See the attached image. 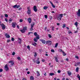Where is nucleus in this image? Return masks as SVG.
I'll use <instances>...</instances> for the list:
<instances>
[{"mask_svg": "<svg viewBox=\"0 0 80 80\" xmlns=\"http://www.w3.org/2000/svg\"><path fill=\"white\" fill-rule=\"evenodd\" d=\"M32 45H33L34 46H35V47L36 46L35 45H37V43L34 42V43H32Z\"/></svg>", "mask_w": 80, "mask_h": 80, "instance_id": "obj_21", "label": "nucleus"}, {"mask_svg": "<svg viewBox=\"0 0 80 80\" xmlns=\"http://www.w3.org/2000/svg\"><path fill=\"white\" fill-rule=\"evenodd\" d=\"M11 41V40H10V39H8V40H7V42L8 43H9V42Z\"/></svg>", "mask_w": 80, "mask_h": 80, "instance_id": "obj_41", "label": "nucleus"}, {"mask_svg": "<svg viewBox=\"0 0 80 80\" xmlns=\"http://www.w3.org/2000/svg\"><path fill=\"white\" fill-rule=\"evenodd\" d=\"M77 14L78 17H80V9H78V12L77 13Z\"/></svg>", "mask_w": 80, "mask_h": 80, "instance_id": "obj_9", "label": "nucleus"}, {"mask_svg": "<svg viewBox=\"0 0 80 80\" xmlns=\"http://www.w3.org/2000/svg\"><path fill=\"white\" fill-rule=\"evenodd\" d=\"M37 53L36 52H35L34 55V57H37Z\"/></svg>", "mask_w": 80, "mask_h": 80, "instance_id": "obj_38", "label": "nucleus"}, {"mask_svg": "<svg viewBox=\"0 0 80 80\" xmlns=\"http://www.w3.org/2000/svg\"><path fill=\"white\" fill-rule=\"evenodd\" d=\"M15 55V52H13L12 53V55Z\"/></svg>", "mask_w": 80, "mask_h": 80, "instance_id": "obj_39", "label": "nucleus"}, {"mask_svg": "<svg viewBox=\"0 0 80 80\" xmlns=\"http://www.w3.org/2000/svg\"><path fill=\"white\" fill-rule=\"evenodd\" d=\"M58 43H57L56 44L55 46V48H57V46H58Z\"/></svg>", "mask_w": 80, "mask_h": 80, "instance_id": "obj_33", "label": "nucleus"}, {"mask_svg": "<svg viewBox=\"0 0 80 80\" xmlns=\"http://www.w3.org/2000/svg\"><path fill=\"white\" fill-rule=\"evenodd\" d=\"M20 22H23V20L22 19H20Z\"/></svg>", "mask_w": 80, "mask_h": 80, "instance_id": "obj_47", "label": "nucleus"}, {"mask_svg": "<svg viewBox=\"0 0 80 80\" xmlns=\"http://www.w3.org/2000/svg\"><path fill=\"white\" fill-rule=\"evenodd\" d=\"M17 5H15L13 6V8H17Z\"/></svg>", "mask_w": 80, "mask_h": 80, "instance_id": "obj_27", "label": "nucleus"}, {"mask_svg": "<svg viewBox=\"0 0 80 80\" xmlns=\"http://www.w3.org/2000/svg\"><path fill=\"white\" fill-rule=\"evenodd\" d=\"M28 21L29 23H31V22H32V19L31 18H29L28 19Z\"/></svg>", "mask_w": 80, "mask_h": 80, "instance_id": "obj_10", "label": "nucleus"}, {"mask_svg": "<svg viewBox=\"0 0 80 80\" xmlns=\"http://www.w3.org/2000/svg\"><path fill=\"white\" fill-rule=\"evenodd\" d=\"M74 24L76 26V27H77V26H78V22H76Z\"/></svg>", "mask_w": 80, "mask_h": 80, "instance_id": "obj_25", "label": "nucleus"}, {"mask_svg": "<svg viewBox=\"0 0 80 80\" xmlns=\"http://www.w3.org/2000/svg\"><path fill=\"white\" fill-rule=\"evenodd\" d=\"M35 38H36L37 40H38V39H39L40 37H39V35H38L37 36H36V37Z\"/></svg>", "mask_w": 80, "mask_h": 80, "instance_id": "obj_15", "label": "nucleus"}, {"mask_svg": "<svg viewBox=\"0 0 80 80\" xmlns=\"http://www.w3.org/2000/svg\"><path fill=\"white\" fill-rule=\"evenodd\" d=\"M31 27H33V26L34 25H35V23L34 22H32L31 24Z\"/></svg>", "mask_w": 80, "mask_h": 80, "instance_id": "obj_18", "label": "nucleus"}, {"mask_svg": "<svg viewBox=\"0 0 80 80\" xmlns=\"http://www.w3.org/2000/svg\"><path fill=\"white\" fill-rule=\"evenodd\" d=\"M45 59H42V62H45Z\"/></svg>", "mask_w": 80, "mask_h": 80, "instance_id": "obj_58", "label": "nucleus"}, {"mask_svg": "<svg viewBox=\"0 0 80 80\" xmlns=\"http://www.w3.org/2000/svg\"><path fill=\"white\" fill-rule=\"evenodd\" d=\"M22 80H27V79H25V78H23Z\"/></svg>", "mask_w": 80, "mask_h": 80, "instance_id": "obj_64", "label": "nucleus"}, {"mask_svg": "<svg viewBox=\"0 0 80 80\" xmlns=\"http://www.w3.org/2000/svg\"><path fill=\"white\" fill-rule=\"evenodd\" d=\"M11 40L12 42H13L15 40V39L13 38H11Z\"/></svg>", "mask_w": 80, "mask_h": 80, "instance_id": "obj_35", "label": "nucleus"}, {"mask_svg": "<svg viewBox=\"0 0 80 80\" xmlns=\"http://www.w3.org/2000/svg\"><path fill=\"white\" fill-rule=\"evenodd\" d=\"M36 63L37 64H39V63H40V62L39 61L37 60L36 61Z\"/></svg>", "mask_w": 80, "mask_h": 80, "instance_id": "obj_19", "label": "nucleus"}, {"mask_svg": "<svg viewBox=\"0 0 80 80\" xmlns=\"http://www.w3.org/2000/svg\"><path fill=\"white\" fill-rule=\"evenodd\" d=\"M11 63V65H14V62H13V61H10L8 62V63Z\"/></svg>", "mask_w": 80, "mask_h": 80, "instance_id": "obj_11", "label": "nucleus"}, {"mask_svg": "<svg viewBox=\"0 0 80 80\" xmlns=\"http://www.w3.org/2000/svg\"><path fill=\"white\" fill-rule=\"evenodd\" d=\"M75 58H77V59H78L79 58L78 56H76Z\"/></svg>", "mask_w": 80, "mask_h": 80, "instance_id": "obj_59", "label": "nucleus"}, {"mask_svg": "<svg viewBox=\"0 0 80 80\" xmlns=\"http://www.w3.org/2000/svg\"><path fill=\"white\" fill-rule=\"evenodd\" d=\"M1 26L2 30H5V29L6 28V26L5 25H4V24H2Z\"/></svg>", "mask_w": 80, "mask_h": 80, "instance_id": "obj_5", "label": "nucleus"}, {"mask_svg": "<svg viewBox=\"0 0 80 80\" xmlns=\"http://www.w3.org/2000/svg\"><path fill=\"white\" fill-rule=\"evenodd\" d=\"M5 70L6 71H8V70H9V68H5Z\"/></svg>", "mask_w": 80, "mask_h": 80, "instance_id": "obj_34", "label": "nucleus"}, {"mask_svg": "<svg viewBox=\"0 0 80 80\" xmlns=\"http://www.w3.org/2000/svg\"><path fill=\"white\" fill-rule=\"evenodd\" d=\"M33 8L34 11L35 12H37V10H38V9H37V6H34Z\"/></svg>", "mask_w": 80, "mask_h": 80, "instance_id": "obj_6", "label": "nucleus"}, {"mask_svg": "<svg viewBox=\"0 0 80 80\" xmlns=\"http://www.w3.org/2000/svg\"><path fill=\"white\" fill-rule=\"evenodd\" d=\"M52 30L53 31H54V27H53V26H52Z\"/></svg>", "mask_w": 80, "mask_h": 80, "instance_id": "obj_57", "label": "nucleus"}, {"mask_svg": "<svg viewBox=\"0 0 80 80\" xmlns=\"http://www.w3.org/2000/svg\"><path fill=\"white\" fill-rule=\"evenodd\" d=\"M33 27H31V28L30 29V31H32V30H33Z\"/></svg>", "mask_w": 80, "mask_h": 80, "instance_id": "obj_43", "label": "nucleus"}, {"mask_svg": "<svg viewBox=\"0 0 80 80\" xmlns=\"http://www.w3.org/2000/svg\"><path fill=\"white\" fill-rule=\"evenodd\" d=\"M65 24H64L62 26V28H65Z\"/></svg>", "mask_w": 80, "mask_h": 80, "instance_id": "obj_45", "label": "nucleus"}, {"mask_svg": "<svg viewBox=\"0 0 80 80\" xmlns=\"http://www.w3.org/2000/svg\"><path fill=\"white\" fill-rule=\"evenodd\" d=\"M1 17L2 18V19H3V16L2 15H1Z\"/></svg>", "mask_w": 80, "mask_h": 80, "instance_id": "obj_51", "label": "nucleus"}, {"mask_svg": "<svg viewBox=\"0 0 80 80\" xmlns=\"http://www.w3.org/2000/svg\"><path fill=\"white\" fill-rule=\"evenodd\" d=\"M2 71H3V69H0V72H2Z\"/></svg>", "mask_w": 80, "mask_h": 80, "instance_id": "obj_55", "label": "nucleus"}, {"mask_svg": "<svg viewBox=\"0 0 80 80\" xmlns=\"http://www.w3.org/2000/svg\"><path fill=\"white\" fill-rule=\"evenodd\" d=\"M18 40H19L18 42V43H19L20 44L21 43H22V39L19 38H18Z\"/></svg>", "mask_w": 80, "mask_h": 80, "instance_id": "obj_13", "label": "nucleus"}, {"mask_svg": "<svg viewBox=\"0 0 80 80\" xmlns=\"http://www.w3.org/2000/svg\"><path fill=\"white\" fill-rule=\"evenodd\" d=\"M51 52H55V50L53 49H52L51 50Z\"/></svg>", "mask_w": 80, "mask_h": 80, "instance_id": "obj_49", "label": "nucleus"}, {"mask_svg": "<svg viewBox=\"0 0 80 80\" xmlns=\"http://www.w3.org/2000/svg\"><path fill=\"white\" fill-rule=\"evenodd\" d=\"M8 65L7 64H6L5 66V68H8Z\"/></svg>", "mask_w": 80, "mask_h": 80, "instance_id": "obj_46", "label": "nucleus"}, {"mask_svg": "<svg viewBox=\"0 0 80 80\" xmlns=\"http://www.w3.org/2000/svg\"><path fill=\"white\" fill-rule=\"evenodd\" d=\"M19 7H20V5H18L17 6V8H19Z\"/></svg>", "mask_w": 80, "mask_h": 80, "instance_id": "obj_37", "label": "nucleus"}, {"mask_svg": "<svg viewBox=\"0 0 80 80\" xmlns=\"http://www.w3.org/2000/svg\"><path fill=\"white\" fill-rule=\"evenodd\" d=\"M17 58L18 60H21V58H20V57H18Z\"/></svg>", "mask_w": 80, "mask_h": 80, "instance_id": "obj_31", "label": "nucleus"}, {"mask_svg": "<svg viewBox=\"0 0 80 80\" xmlns=\"http://www.w3.org/2000/svg\"><path fill=\"white\" fill-rule=\"evenodd\" d=\"M44 29H45V31H46V30H47V27H45L44 28Z\"/></svg>", "mask_w": 80, "mask_h": 80, "instance_id": "obj_60", "label": "nucleus"}, {"mask_svg": "<svg viewBox=\"0 0 80 80\" xmlns=\"http://www.w3.org/2000/svg\"><path fill=\"white\" fill-rule=\"evenodd\" d=\"M63 14H59L58 15V20L60 21V20H62V18L63 17Z\"/></svg>", "mask_w": 80, "mask_h": 80, "instance_id": "obj_1", "label": "nucleus"}, {"mask_svg": "<svg viewBox=\"0 0 80 80\" xmlns=\"http://www.w3.org/2000/svg\"><path fill=\"white\" fill-rule=\"evenodd\" d=\"M77 77L78 78L79 80H80V76L78 74Z\"/></svg>", "mask_w": 80, "mask_h": 80, "instance_id": "obj_30", "label": "nucleus"}, {"mask_svg": "<svg viewBox=\"0 0 80 80\" xmlns=\"http://www.w3.org/2000/svg\"><path fill=\"white\" fill-rule=\"evenodd\" d=\"M34 35L35 36H37V33L36 32L34 33Z\"/></svg>", "mask_w": 80, "mask_h": 80, "instance_id": "obj_36", "label": "nucleus"}, {"mask_svg": "<svg viewBox=\"0 0 80 80\" xmlns=\"http://www.w3.org/2000/svg\"><path fill=\"white\" fill-rule=\"evenodd\" d=\"M52 43V41H51L48 40L46 41V44L49 46L51 45Z\"/></svg>", "mask_w": 80, "mask_h": 80, "instance_id": "obj_3", "label": "nucleus"}, {"mask_svg": "<svg viewBox=\"0 0 80 80\" xmlns=\"http://www.w3.org/2000/svg\"><path fill=\"white\" fill-rule=\"evenodd\" d=\"M5 17L7 18L8 17V14H5Z\"/></svg>", "mask_w": 80, "mask_h": 80, "instance_id": "obj_32", "label": "nucleus"}, {"mask_svg": "<svg viewBox=\"0 0 80 80\" xmlns=\"http://www.w3.org/2000/svg\"><path fill=\"white\" fill-rule=\"evenodd\" d=\"M30 33H32V32H28V35H30Z\"/></svg>", "mask_w": 80, "mask_h": 80, "instance_id": "obj_54", "label": "nucleus"}, {"mask_svg": "<svg viewBox=\"0 0 80 80\" xmlns=\"http://www.w3.org/2000/svg\"><path fill=\"white\" fill-rule=\"evenodd\" d=\"M30 80H34V78L33 76H31L30 77Z\"/></svg>", "mask_w": 80, "mask_h": 80, "instance_id": "obj_17", "label": "nucleus"}, {"mask_svg": "<svg viewBox=\"0 0 80 80\" xmlns=\"http://www.w3.org/2000/svg\"><path fill=\"white\" fill-rule=\"evenodd\" d=\"M66 61H68V60H69L68 59V58H67L66 59Z\"/></svg>", "mask_w": 80, "mask_h": 80, "instance_id": "obj_62", "label": "nucleus"}, {"mask_svg": "<svg viewBox=\"0 0 80 80\" xmlns=\"http://www.w3.org/2000/svg\"><path fill=\"white\" fill-rule=\"evenodd\" d=\"M9 22H12V19L11 18H10V19H9Z\"/></svg>", "mask_w": 80, "mask_h": 80, "instance_id": "obj_53", "label": "nucleus"}, {"mask_svg": "<svg viewBox=\"0 0 80 80\" xmlns=\"http://www.w3.org/2000/svg\"><path fill=\"white\" fill-rule=\"evenodd\" d=\"M44 10H47L48 8V7L44 6L43 8Z\"/></svg>", "mask_w": 80, "mask_h": 80, "instance_id": "obj_24", "label": "nucleus"}, {"mask_svg": "<svg viewBox=\"0 0 80 80\" xmlns=\"http://www.w3.org/2000/svg\"><path fill=\"white\" fill-rule=\"evenodd\" d=\"M48 36L49 38H52V36L50 34H48Z\"/></svg>", "mask_w": 80, "mask_h": 80, "instance_id": "obj_44", "label": "nucleus"}, {"mask_svg": "<svg viewBox=\"0 0 80 80\" xmlns=\"http://www.w3.org/2000/svg\"><path fill=\"white\" fill-rule=\"evenodd\" d=\"M37 73L38 74L37 75V76L38 77V76H40V73H39V71H37Z\"/></svg>", "mask_w": 80, "mask_h": 80, "instance_id": "obj_20", "label": "nucleus"}, {"mask_svg": "<svg viewBox=\"0 0 80 80\" xmlns=\"http://www.w3.org/2000/svg\"><path fill=\"white\" fill-rule=\"evenodd\" d=\"M78 70H79V68L78 67H77L76 69L77 72H78Z\"/></svg>", "mask_w": 80, "mask_h": 80, "instance_id": "obj_22", "label": "nucleus"}, {"mask_svg": "<svg viewBox=\"0 0 80 80\" xmlns=\"http://www.w3.org/2000/svg\"><path fill=\"white\" fill-rule=\"evenodd\" d=\"M58 73H60V72H61V71L59 70L58 71Z\"/></svg>", "mask_w": 80, "mask_h": 80, "instance_id": "obj_56", "label": "nucleus"}, {"mask_svg": "<svg viewBox=\"0 0 80 80\" xmlns=\"http://www.w3.org/2000/svg\"><path fill=\"white\" fill-rule=\"evenodd\" d=\"M16 22H13L12 23V27L14 28H15V27L16 26H15V24H16Z\"/></svg>", "mask_w": 80, "mask_h": 80, "instance_id": "obj_8", "label": "nucleus"}, {"mask_svg": "<svg viewBox=\"0 0 80 80\" xmlns=\"http://www.w3.org/2000/svg\"><path fill=\"white\" fill-rule=\"evenodd\" d=\"M22 8H19L18 9V10H22Z\"/></svg>", "mask_w": 80, "mask_h": 80, "instance_id": "obj_63", "label": "nucleus"}, {"mask_svg": "<svg viewBox=\"0 0 80 80\" xmlns=\"http://www.w3.org/2000/svg\"><path fill=\"white\" fill-rule=\"evenodd\" d=\"M55 59V60L56 62H58V59L57 58V57H54Z\"/></svg>", "mask_w": 80, "mask_h": 80, "instance_id": "obj_14", "label": "nucleus"}, {"mask_svg": "<svg viewBox=\"0 0 80 80\" xmlns=\"http://www.w3.org/2000/svg\"><path fill=\"white\" fill-rule=\"evenodd\" d=\"M44 17H45V18H47V15H44Z\"/></svg>", "mask_w": 80, "mask_h": 80, "instance_id": "obj_48", "label": "nucleus"}, {"mask_svg": "<svg viewBox=\"0 0 80 80\" xmlns=\"http://www.w3.org/2000/svg\"><path fill=\"white\" fill-rule=\"evenodd\" d=\"M27 30V27H23L22 29L20 30V32H21V33H25V30Z\"/></svg>", "mask_w": 80, "mask_h": 80, "instance_id": "obj_2", "label": "nucleus"}, {"mask_svg": "<svg viewBox=\"0 0 80 80\" xmlns=\"http://www.w3.org/2000/svg\"><path fill=\"white\" fill-rule=\"evenodd\" d=\"M59 52H63V51L62 50V49H59Z\"/></svg>", "mask_w": 80, "mask_h": 80, "instance_id": "obj_26", "label": "nucleus"}, {"mask_svg": "<svg viewBox=\"0 0 80 80\" xmlns=\"http://www.w3.org/2000/svg\"><path fill=\"white\" fill-rule=\"evenodd\" d=\"M49 75H50V76H52L54 75V74L53 73H50Z\"/></svg>", "mask_w": 80, "mask_h": 80, "instance_id": "obj_28", "label": "nucleus"}, {"mask_svg": "<svg viewBox=\"0 0 80 80\" xmlns=\"http://www.w3.org/2000/svg\"><path fill=\"white\" fill-rule=\"evenodd\" d=\"M34 41L35 42H37V39L36 38H34Z\"/></svg>", "mask_w": 80, "mask_h": 80, "instance_id": "obj_29", "label": "nucleus"}, {"mask_svg": "<svg viewBox=\"0 0 80 80\" xmlns=\"http://www.w3.org/2000/svg\"><path fill=\"white\" fill-rule=\"evenodd\" d=\"M5 21H6V22H8V20L7 19V18H5Z\"/></svg>", "mask_w": 80, "mask_h": 80, "instance_id": "obj_52", "label": "nucleus"}, {"mask_svg": "<svg viewBox=\"0 0 80 80\" xmlns=\"http://www.w3.org/2000/svg\"><path fill=\"white\" fill-rule=\"evenodd\" d=\"M52 6L53 8H55V6L53 5V4L52 5Z\"/></svg>", "mask_w": 80, "mask_h": 80, "instance_id": "obj_42", "label": "nucleus"}, {"mask_svg": "<svg viewBox=\"0 0 80 80\" xmlns=\"http://www.w3.org/2000/svg\"><path fill=\"white\" fill-rule=\"evenodd\" d=\"M68 75H69V76H70V75H72V73L70 71H68Z\"/></svg>", "mask_w": 80, "mask_h": 80, "instance_id": "obj_16", "label": "nucleus"}, {"mask_svg": "<svg viewBox=\"0 0 80 80\" xmlns=\"http://www.w3.org/2000/svg\"><path fill=\"white\" fill-rule=\"evenodd\" d=\"M33 62L34 63H35L36 62V60H35V59H33Z\"/></svg>", "mask_w": 80, "mask_h": 80, "instance_id": "obj_50", "label": "nucleus"}, {"mask_svg": "<svg viewBox=\"0 0 80 80\" xmlns=\"http://www.w3.org/2000/svg\"><path fill=\"white\" fill-rule=\"evenodd\" d=\"M40 41H41L43 44H45V43H46V42L44 39H41L40 40Z\"/></svg>", "mask_w": 80, "mask_h": 80, "instance_id": "obj_7", "label": "nucleus"}, {"mask_svg": "<svg viewBox=\"0 0 80 80\" xmlns=\"http://www.w3.org/2000/svg\"><path fill=\"white\" fill-rule=\"evenodd\" d=\"M28 11H27V13L28 15H30L31 14V9H30V7H28L27 8Z\"/></svg>", "mask_w": 80, "mask_h": 80, "instance_id": "obj_4", "label": "nucleus"}, {"mask_svg": "<svg viewBox=\"0 0 80 80\" xmlns=\"http://www.w3.org/2000/svg\"><path fill=\"white\" fill-rule=\"evenodd\" d=\"M62 55L63 56H65V55H66L67 54H66V53H65L63 51L62 52Z\"/></svg>", "mask_w": 80, "mask_h": 80, "instance_id": "obj_23", "label": "nucleus"}, {"mask_svg": "<svg viewBox=\"0 0 80 80\" xmlns=\"http://www.w3.org/2000/svg\"><path fill=\"white\" fill-rule=\"evenodd\" d=\"M5 36H6V38H9L10 37V36L9 35H8L7 33H6L5 34Z\"/></svg>", "mask_w": 80, "mask_h": 80, "instance_id": "obj_12", "label": "nucleus"}, {"mask_svg": "<svg viewBox=\"0 0 80 80\" xmlns=\"http://www.w3.org/2000/svg\"><path fill=\"white\" fill-rule=\"evenodd\" d=\"M27 48H28V49H29V50H30V46H29V45H28L27 47Z\"/></svg>", "mask_w": 80, "mask_h": 80, "instance_id": "obj_40", "label": "nucleus"}, {"mask_svg": "<svg viewBox=\"0 0 80 80\" xmlns=\"http://www.w3.org/2000/svg\"><path fill=\"white\" fill-rule=\"evenodd\" d=\"M17 27L18 29H19L20 28H19V26L18 25H17Z\"/></svg>", "mask_w": 80, "mask_h": 80, "instance_id": "obj_61", "label": "nucleus"}]
</instances>
